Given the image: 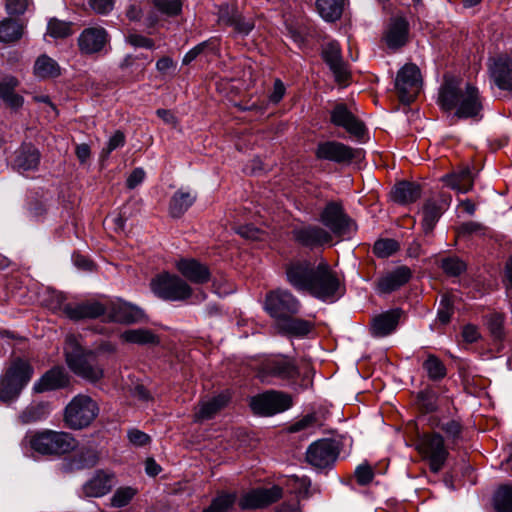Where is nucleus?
Instances as JSON below:
<instances>
[{"label":"nucleus","mask_w":512,"mask_h":512,"mask_svg":"<svg viewBox=\"0 0 512 512\" xmlns=\"http://www.w3.org/2000/svg\"><path fill=\"white\" fill-rule=\"evenodd\" d=\"M31 2V0H6V10L9 14H23Z\"/></svg>","instance_id":"bf43d9fd"},{"label":"nucleus","mask_w":512,"mask_h":512,"mask_svg":"<svg viewBox=\"0 0 512 512\" xmlns=\"http://www.w3.org/2000/svg\"><path fill=\"white\" fill-rule=\"evenodd\" d=\"M503 324L504 317L499 313L491 314L487 319L488 328L492 336L497 340H501L503 338Z\"/></svg>","instance_id":"864d4df0"},{"label":"nucleus","mask_w":512,"mask_h":512,"mask_svg":"<svg viewBox=\"0 0 512 512\" xmlns=\"http://www.w3.org/2000/svg\"><path fill=\"white\" fill-rule=\"evenodd\" d=\"M120 338L123 342L130 344H154L158 342L157 336L149 329L137 328L129 329L121 333Z\"/></svg>","instance_id":"e433bc0d"},{"label":"nucleus","mask_w":512,"mask_h":512,"mask_svg":"<svg viewBox=\"0 0 512 512\" xmlns=\"http://www.w3.org/2000/svg\"><path fill=\"white\" fill-rule=\"evenodd\" d=\"M344 0H316L319 15L325 21H335L342 15Z\"/></svg>","instance_id":"4c0bfd02"},{"label":"nucleus","mask_w":512,"mask_h":512,"mask_svg":"<svg viewBox=\"0 0 512 512\" xmlns=\"http://www.w3.org/2000/svg\"><path fill=\"white\" fill-rule=\"evenodd\" d=\"M399 249L397 241L393 239H380L374 244L373 251L380 258H387Z\"/></svg>","instance_id":"09e8293b"},{"label":"nucleus","mask_w":512,"mask_h":512,"mask_svg":"<svg viewBox=\"0 0 512 512\" xmlns=\"http://www.w3.org/2000/svg\"><path fill=\"white\" fill-rule=\"evenodd\" d=\"M23 35V26L16 20L4 19L0 22V42L10 43L19 40Z\"/></svg>","instance_id":"58836bf2"},{"label":"nucleus","mask_w":512,"mask_h":512,"mask_svg":"<svg viewBox=\"0 0 512 512\" xmlns=\"http://www.w3.org/2000/svg\"><path fill=\"white\" fill-rule=\"evenodd\" d=\"M422 226L426 233L430 232L442 214V207L435 201H427L423 207Z\"/></svg>","instance_id":"a19ab883"},{"label":"nucleus","mask_w":512,"mask_h":512,"mask_svg":"<svg viewBox=\"0 0 512 512\" xmlns=\"http://www.w3.org/2000/svg\"><path fill=\"white\" fill-rule=\"evenodd\" d=\"M22 387L16 384L12 378L6 374L0 379V401L11 402L15 400L21 393Z\"/></svg>","instance_id":"37998d69"},{"label":"nucleus","mask_w":512,"mask_h":512,"mask_svg":"<svg viewBox=\"0 0 512 512\" xmlns=\"http://www.w3.org/2000/svg\"><path fill=\"white\" fill-rule=\"evenodd\" d=\"M490 76L494 83L503 90H512V59L500 56L489 66Z\"/></svg>","instance_id":"6ab92c4d"},{"label":"nucleus","mask_w":512,"mask_h":512,"mask_svg":"<svg viewBox=\"0 0 512 512\" xmlns=\"http://www.w3.org/2000/svg\"><path fill=\"white\" fill-rule=\"evenodd\" d=\"M401 310L393 309L381 313L373 318L371 333L375 337H384L392 333L400 320Z\"/></svg>","instance_id":"bb28decb"},{"label":"nucleus","mask_w":512,"mask_h":512,"mask_svg":"<svg viewBox=\"0 0 512 512\" xmlns=\"http://www.w3.org/2000/svg\"><path fill=\"white\" fill-rule=\"evenodd\" d=\"M176 267L182 276L192 283L203 284L210 279L208 268L195 259H181L177 261Z\"/></svg>","instance_id":"5701e85b"},{"label":"nucleus","mask_w":512,"mask_h":512,"mask_svg":"<svg viewBox=\"0 0 512 512\" xmlns=\"http://www.w3.org/2000/svg\"><path fill=\"white\" fill-rule=\"evenodd\" d=\"M291 397L279 391H267L251 398L250 407L255 414L270 416L289 409Z\"/></svg>","instance_id":"9d476101"},{"label":"nucleus","mask_w":512,"mask_h":512,"mask_svg":"<svg viewBox=\"0 0 512 512\" xmlns=\"http://www.w3.org/2000/svg\"><path fill=\"white\" fill-rule=\"evenodd\" d=\"M33 74L38 79L57 77L60 74V67L54 59L43 54L36 59Z\"/></svg>","instance_id":"c9c22d12"},{"label":"nucleus","mask_w":512,"mask_h":512,"mask_svg":"<svg viewBox=\"0 0 512 512\" xmlns=\"http://www.w3.org/2000/svg\"><path fill=\"white\" fill-rule=\"evenodd\" d=\"M151 290L157 297L168 301H183L192 294V289L187 282L167 272L157 275L151 281Z\"/></svg>","instance_id":"423d86ee"},{"label":"nucleus","mask_w":512,"mask_h":512,"mask_svg":"<svg viewBox=\"0 0 512 512\" xmlns=\"http://www.w3.org/2000/svg\"><path fill=\"white\" fill-rule=\"evenodd\" d=\"M340 453V443L337 440L324 438L309 445L306 451L307 462L317 469L331 467Z\"/></svg>","instance_id":"1a4fd4ad"},{"label":"nucleus","mask_w":512,"mask_h":512,"mask_svg":"<svg viewBox=\"0 0 512 512\" xmlns=\"http://www.w3.org/2000/svg\"><path fill=\"white\" fill-rule=\"evenodd\" d=\"M298 375V369L287 357L279 356L263 363L258 372L262 382L270 383V377H277L283 380L294 379Z\"/></svg>","instance_id":"4468645a"},{"label":"nucleus","mask_w":512,"mask_h":512,"mask_svg":"<svg viewBox=\"0 0 512 512\" xmlns=\"http://www.w3.org/2000/svg\"><path fill=\"white\" fill-rule=\"evenodd\" d=\"M197 195L189 189H179L171 197L169 213L172 217H181L195 202Z\"/></svg>","instance_id":"2f4dec72"},{"label":"nucleus","mask_w":512,"mask_h":512,"mask_svg":"<svg viewBox=\"0 0 512 512\" xmlns=\"http://www.w3.org/2000/svg\"><path fill=\"white\" fill-rule=\"evenodd\" d=\"M20 81L13 75H6L0 79V99L11 109H19L24 104V98L15 92Z\"/></svg>","instance_id":"c85d7f7f"},{"label":"nucleus","mask_w":512,"mask_h":512,"mask_svg":"<svg viewBox=\"0 0 512 512\" xmlns=\"http://www.w3.org/2000/svg\"><path fill=\"white\" fill-rule=\"evenodd\" d=\"M441 267L444 272L450 276H458L466 269V265L463 261L453 257L444 259Z\"/></svg>","instance_id":"6e6d98bb"},{"label":"nucleus","mask_w":512,"mask_h":512,"mask_svg":"<svg viewBox=\"0 0 512 512\" xmlns=\"http://www.w3.org/2000/svg\"><path fill=\"white\" fill-rule=\"evenodd\" d=\"M438 104L460 119L477 117L482 110L478 89L455 77H445L438 93Z\"/></svg>","instance_id":"f03ea898"},{"label":"nucleus","mask_w":512,"mask_h":512,"mask_svg":"<svg viewBox=\"0 0 512 512\" xmlns=\"http://www.w3.org/2000/svg\"><path fill=\"white\" fill-rule=\"evenodd\" d=\"M231 27H233L238 34L248 35L254 28V22L251 19H245L239 15Z\"/></svg>","instance_id":"680f3d73"},{"label":"nucleus","mask_w":512,"mask_h":512,"mask_svg":"<svg viewBox=\"0 0 512 512\" xmlns=\"http://www.w3.org/2000/svg\"><path fill=\"white\" fill-rule=\"evenodd\" d=\"M421 196L420 186L412 182H400L392 190V198L400 204L415 202Z\"/></svg>","instance_id":"f704fd0d"},{"label":"nucleus","mask_w":512,"mask_h":512,"mask_svg":"<svg viewBox=\"0 0 512 512\" xmlns=\"http://www.w3.org/2000/svg\"><path fill=\"white\" fill-rule=\"evenodd\" d=\"M331 121L334 125L343 127L348 133L361 136L364 133V125L359 121L344 104H337L331 112Z\"/></svg>","instance_id":"412c9836"},{"label":"nucleus","mask_w":512,"mask_h":512,"mask_svg":"<svg viewBox=\"0 0 512 512\" xmlns=\"http://www.w3.org/2000/svg\"><path fill=\"white\" fill-rule=\"evenodd\" d=\"M280 328L294 336H305L311 331L312 324L303 319L285 318L280 324Z\"/></svg>","instance_id":"ea45409f"},{"label":"nucleus","mask_w":512,"mask_h":512,"mask_svg":"<svg viewBox=\"0 0 512 512\" xmlns=\"http://www.w3.org/2000/svg\"><path fill=\"white\" fill-rule=\"evenodd\" d=\"M21 446L23 450L31 449L42 455L65 454L75 448L76 441L66 432L28 431L21 441Z\"/></svg>","instance_id":"20e7f679"},{"label":"nucleus","mask_w":512,"mask_h":512,"mask_svg":"<svg viewBox=\"0 0 512 512\" xmlns=\"http://www.w3.org/2000/svg\"><path fill=\"white\" fill-rule=\"evenodd\" d=\"M69 381V375L64 368L54 367L34 383L33 390L36 393L57 390L68 386Z\"/></svg>","instance_id":"aec40b11"},{"label":"nucleus","mask_w":512,"mask_h":512,"mask_svg":"<svg viewBox=\"0 0 512 512\" xmlns=\"http://www.w3.org/2000/svg\"><path fill=\"white\" fill-rule=\"evenodd\" d=\"M265 310L275 318H285L298 313L300 301L288 290L278 289L267 294Z\"/></svg>","instance_id":"f8f14e48"},{"label":"nucleus","mask_w":512,"mask_h":512,"mask_svg":"<svg viewBox=\"0 0 512 512\" xmlns=\"http://www.w3.org/2000/svg\"><path fill=\"white\" fill-rule=\"evenodd\" d=\"M98 461L96 452L92 449L82 451L77 457L72 460L71 468L82 469L94 466Z\"/></svg>","instance_id":"3c124183"},{"label":"nucleus","mask_w":512,"mask_h":512,"mask_svg":"<svg viewBox=\"0 0 512 512\" xmlns=\"http://www.w3.org/2000/svg\"><path fill=\"white\" fill-rule=\"evenodd\" d=\"M408 23L403 18L393 19L385 35V41L389 48L397 49L407 42Z\"/></svg>","instance_id":"473e14b6"},{"label":"nucleus","mask_w":512,"mask_h":512,"mask_svg":"<svg viewBox=\"0 0 512 512\" xmlns=\"http://www.w3.org/2000/svg\"><path fill=\"white\" fill-rule=\"evenodd\" d=\"M236 501L235 494L223 493L218 495L204 512H227Z\"/></svg>","instance_id":"de8ad7c7"},{"label":"nucleus","mask_w":512,"mask_h":512,"mask_svg":"<svg viewBox=\"0 0 512 512\" xmlns=\"http://www.w3.org/2000/svg\"><path fill=\"white\" fill-rule=\"evenodd\" d=\"M73 33L72 22L51 18L47 24V34L52 38H66Z\"/></svg>","instance_id":"c03bdc74"},{"label":"nucleus","mask_w":512,"mask_h":512,"mask_svg":"<svg viewBox=\"0 0 512 512\" xmlns=\"http://www.w3.org/2000/svg\"><path fill=\"white\" fill-rule=\"evenodd\" d=\"M237 233L244 238L251 240H259L262 237V231L253 225H245L238 228Z\"/></svg>","instance_id":"774afa93"},{"label":"nucleus","mask_w":512,"mask_h":512,"mask_svg":"<svg viewBox=\"0 0 512 512\" xmlns=\"http://www.w3.org/2000/svg\"><path fill=\"white\" fill-rule=\"evenodd\" d=\"M282 495L283 490L278 485L258 487L242 494L238 504L243 510L260 509L275 503Z\"/></svg>","instance_id":"ddd939ff"},{"label":"nucleus","mask_w":512,"mask_h":512,"mask_svg":"<svg viewBox=\"0 0 512 512\" xmlns=\"http://www.w3.org/2000/svg\"><path fill=\"white\" fill-rule=\"evenodd\" d=\"M127 42L134 47H143L147 49L154 48V42L145 36L139 34H130L126 38Z\"/></svg>","instance_id":"e2e57ef3"},{"label":"nucleus","mask_w":512,"mask_h":512,"mask_svg":"<svg viewBox=\"0 0 512 512\" xmlns=\"http://www.w3.org/2000/svg\"><path fill=\"white\" fill-rule=\"evenodd\" d=\"M445 184L458 193H467L473 188L474 176L469 167H463L451 174L443 176Z\"/></svg>","instance_id":"7c9ffc66"},{"label":"nucleus","mask_w":512,"mask_h":512,"mask_svg":"<svg viewBox=\"0 0 512 512\" xmlns=\"http://www.w3.org/2000/svg\"><path fill=\"white\" fill-rule=\"evenodd\" d=\"M452 314L453 307L451 300L448 297L444 296L440 301V305L437 312V319L442 324H447L450 321Z\"/></svg>","instance_id":"13d9d810"},{"label":"nucleus","mask_w":512,"mask_h":512,"mask_svg":"<svg viewBox=\"0 0 512 512\" xmlns=\"http://www.w3.org/2000/svg\"><path fill=\"white\" fill-rule=\"evenodd\" d=\"M33 373L34 369L28 361L16 358L11 362L5 374L24 388L31 380Z\"/></svg>","instance_id":"72a5a7b5"},{"label":"nucleus","mask_w":512,"mask_h":512,"mask_svg":"<svg viewBox=\"0 0 512 512\" xmlns=\"http://www.w3.org/2000/svg\"><path fill=\"white\" fill-rule=\"evenodd\" d=\"M153 7L166 16L177 15L182 8L181 0H153Z\"/></svg>","instance_id":"8fccbe9b"},{"label":"nucleus","mask_w":512,"mask_h":512,"mask_svg":"<svg viewBox=\"0 0 512 512\" xmlns=\"http://www.w3.org/2000/svg\"><path fill=\"white\" fill-rule=\"evenodd\" d=\"M320 221L332 234L338 237L350 235L355 230V225L344 213L340 204L328 203L320 214Z\"/></svg>","instance_id":"9b49d317"},{"label":"nucleus","mask_w":512,"mask_h":512,"mask_svg":"<svg viewBox=\"0 0 512 512\" xmlns=\"http://www.w3.org/2000/svg\"><path fill=\"white\" fill-rule=\"evenodd\" d=\"M293 238L302 246L315 248L331 242L332 234L319 226L306 225L293 229Z\"/></svg>","instance_id":"f3484780"},{"label":"nucleus","mask_w":512,"mask_h":512,"mask_svg":"<svg viewBox=\"0 0 512 512\" xmlns=\"http://www.w3.org/2000/svg\"><path fill=\"white\" fill-rule=\"evenodd\" d=\"M97 403L88 395H76L66 406L64 420L74 429L88 426L98 415Z\"/></svg>","instance_id":"39448f33"},{"label":"nucleus","mask_w":512,"mask_h":512,"mask_svg":"<svg viewBox=\"0 0 512 512\" xmlns=\"http://www.w3.org/2000/svg\"><path fill=\"white\" fill-rule=\"evenodd\" d=\"M64 313L73 320L85 318H97L104 315L107 318V305L98 301L85 302L81 304H66L63 307Z\"/></svg>","instance_id":"4be33fe9"},{"label":"nucleus","mask_w":512,"mask_h":512,"mask_svg":"<svg viewBox=\"0 0 512 512\" xmlns=\"http://www.w3.org/2000/svg\"><path fill=\"white\" fill-rule=\"evenodd\" d=\"M418 452L429 461L430 469L437 473L443 467L448 451L444 439L439 434H424L416 442Z\"/></svg>","instance_id":"0eeeda50"},{"label":"nucleus","mask_w":512,"mask_h":512,"mask_svg":"<svg viewBox=\"0 0 512 512\" xmlns=\"http://www.w3.org/2000/svg\"><path fill=\"white\" fill-rule=\"evenodd\" d=\"M494 505L499 512H512V487L501 486L494 495Z\"/></svg>","instance_id":"49530a36"},{"label":"nucleus","mask_w":512,"mask_h":512,"mask_svg":"<svg viewBox=\"0 0 512 512\" xmlns=\"http://www.w3.org/2000/svg\"><path fill=\"white\" fill-rule=\"evenodd\" d=\"M64 353L68 367L78 377L91 383L103 378L104 370L97 360L96 353L84 350L76 336L66 337Z\"/></svg>","instance_id":"7ed1b4c3"},{"label":"nucleus","mask_w":512,"mask_h":512,"mask_svg":"<svg viewBox=\"0 0 512 512\" xmlns=\"http://www.w3.org/2000/svg\"><path fill=\"white\" fill-rule=\"evenodd\" d=\"M113 485L112 474L97 471L94 476L83 485V493L87 497H101L106 495Z\"/></svg>","instance_id":"c756f323"},{"label":"nucleus","mask_w":512,"mask_h":512,"mask_svg":"<svg viewBox=\"0 0 512 512\" xmlns=\"http://www.w3.org/2000/svg\"><path fill=\"white\" fill-rule=\"evenodd\" d=\"M229 399L230 398L227 393H220L214 397L203 399L198 404L194 414V420L196 422H202L213 418L228 404Z\"/></svg>","instance_id":"393cba45"},{"label":"nucleus","mask_w":512,"mask_h":512,"mask_svg":"<svg viewBox=\"0 0 512 512\" xmlns=\"http://www.w3.org/2000/svg\"><path fill=\"white\" fill-rule=\"evenodd\" d=\"M40 164V152L31 144H23L13 160V167L20 173L37 170Z\"/></svg>","instance_id":"b1692460"},{"label":"nucleus","mask_w":512,"mask_h":512,"mask_svg":"<svg viewBox=\"0 0 512 512\" xmlns=\"http://www.w3.org/2000/svg\"><path fill=\"white\" fill-rule=\"evenodd\" d=\"M144 317L141 308L122 299L112 300L107 304V319L110 321L131 324L141 322Z\"/></svg>","instance_id":"dca6fc26"},{"label":"nucleus","mask_w":512,"mask_h":512,"mask_svg":"<svg viewBox=\"0 0 512 512\" xmlns=\"http://www.w3.org/2000/svg\"><path fill=\"white\" fill-rule=\"evenodd\" d=\"M134 495L135 490L131 487L119 488L111 498V505L117 508L124 507L131 501Z\"/></svg>","instance_id":"603ef678"},{"label":"nucleus","mask_w":512,"mask_h":512,"mask_svg":"<svg viewBox=\"0 0 512 512\" xmlns=\"http://www.w3.org/2000/svg\"><path fill=\"white\" fill-rule=\"evenodd\" d=\"M422 87L420 69L413 63L405 64L397 73L395 89L401 102L409 104L418 95Z\"/></svg>","instance_id":"6e6552de"},{"label":"nucleus","mask_w":512,"mask_h":512,"mask_svg":"<svg viewBox=\"0 0 512 512\" xmlns=\"http://www.w3.org/2000/svg\"><path fill=\"white\" fill-rule=\"evenodd\" d=\"M316 156L318 159L336 163L350 162L354 158L353 149L341 142L326 141L319 143Z\"/></svg>","instance_id":"a211bd4d"},{"label":"nucleus","mask_w":512,"mask_h":512,"mask_svg":"<svg viewBox=\"0 0 512 512\" xmlns=\"http://www.w3.org/2000/svg\"><path fill=\"white\" fill-rule=\"evenodd\" d=\"M411 275L412 272L408 267L399 266L379 279L377 289L380 293L395 291L407 283Z\"/></svg>","instance_id":"cd10ccee"},{"label":"nucleus","mask_w":512,"mask_h":512,"mask_svg":"<svg viewBox=\"0 0 512 512\" xmlns=\"http://www.w3.org/2000/svg\"><path fill=\"white\" fill-rule=\"evenodd\" d=\"M146 173L142 168L134 169L126 180L127 187L129 189L136 188L145 179Z\"/></svg>","instance_id":"338daca9"},{"label":"nucleus","mask_w":512,"mask_h":512,"mask_svg":"<svg viewBox=\"0 0 512 512\" xmlns=\"http://www.w3.org/2000/svg\"><path fill=\"white\" fill-rule=\"evenodd\" d=\"M48 410L45 404H32L26 407L19 414V421L22 424H30L46 418Z\"/></svg>","instance_id":"79ce46f5"},{"label":"nucleus","mask_w":512,"mask_h":512,"mask_svg":"<svg viewBox=\"0 0 512 512\" xmlns=\"http://www.w3.org/2000/svg\"><path fill=\"white\" fill-rule=\"evenodd\" d=\"M78 47L82 54L100 53L109 43L108 32L101 26L85 28L78 36Z\"/></svg>","instance_id":"2eb2a0df"},{"label":"nucleus","mask_w":512,"mask_h":512,"mask_svg":"<svg viewBox=\"0 0 512 512\" xmlns=\"http://www.w3.org/2000/svg\"><path fill=\"white\" fill-rule=\"evenodd\" d=\"M240 14L238 11L231 6L223 5L219 8L218 12V22L225 26H232L236 18H238Z\"/></svg>","instance_id":"4d7b16f0"},{"label":"nucleus","mask_w":512,"mask_h":512,"mask_svg":"<svg viewBox=\"0 0 512 512\" xmlns=\"http://www.w3.org/2000/svg\"><path fill=\"white\" fill-rule=\"evenodd\" d=\"M115 5L114 0H89V6L97 14H108L110 13Z\"/></svg>","instance_id":"052dcab7"},{"label":"nucleus","mask_w":512,"mask_h":512,"mask_svg":"<svg viewBox=\"0 0 512 512\" xmlns=\"http://www.w3.org/2000/svg\"><path fill=\"white\" fill-rule=\"evenodd\" d=\"M125 144V135L121 131H116L110 138L108 139L106 147L102 149L101 157L107 158L110 153L118 148L123 147Z\"/></svg>","instance_id":"5fc2aeb1"},{"label":"nucleus","mask_w":512,"mask_h":512,"mask_svg":"<svg viewBox=\"0 0 512 512\" xmlns=\"http://www.w3.org/2000/svg\"><path fill=\"white\" fill-rule=\"evenodd\" d=\"M355 476L359 484L366 485L371 482L373 478V472L368 465H359L356 468Z\"/></svg>","instance_id":"69168bd1"},{"label":"nucleus","mask_w":512,"mask_h":512,"mask_svg":"<svg viewBox=\"0 0 512 512\" xmlns=\"http://www.w3.org/2000/svg\"><path fill=\"white\" fill-rule=\"evenodd\" d=\"M287 282L299 292L327 303H334L343 294L340 279L325 260L318 263L306 259L294 260L286 265Z\"/></svg>","instance_id":"f257e3e1"},{"label":"nucleus","mask_w":512,"mask_h":512,"mask_svg":"<svg viewBox=\"0 0 512 512\" xmlns=\"http://www.w3.org/2000/svg\"><path fill=\"white\" fill-rule=\"evenodd\" d=\"M322 56L324 61L329 65L337 81H345L348 72L341 58L340 46L337 42H329L323 48Z\"/></svg>","instance_id":"a878e982"},{"label":"nucleus","mask_w":512,"mask_h":512,"mask_svg":"<svg viewBox=\"0 0 512 512\" xmlns=\"http://www.w3.org/2000/svg\"><path fill=\"white\" fill-rule=\"evenodd\" d=\"M423 368L431 380H440L446 375V368L443 362L435 355H428L423 363Z\"/></svg>","instance_id":"a18cd8bd"},{"label":"nucleus","mask_w":512,"mask_h":512,"mask_svg":"<svg viewBox=\"0 0 512 512\" xmlns=\"http://www.w3.org/2000/svg\"><path fill=\"white\" fill-rule=\"evenodd\" d=\"M128 439L135 446H144L150 441L149 435L138 429L129 430Z\"/></svg>","instance_id":"0e129e2a"}]
</instances>
